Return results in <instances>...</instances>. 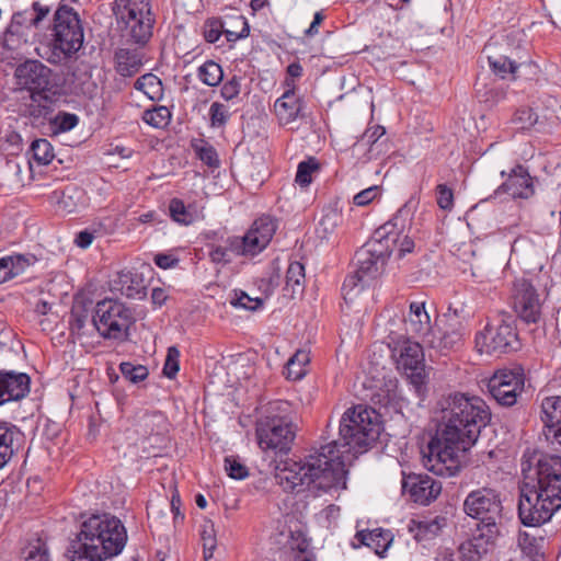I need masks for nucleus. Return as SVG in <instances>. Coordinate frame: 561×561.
Returning <instances> with one entry per match:
<instances>
[{
	"mask_svg": "<svg viewBox=\"0 0 561 561\" xmlns=\"http://www.w3.org/2000/svg\"><path fill=\"white\" fill-rule=\"evenodd\" d=\"M9 264L15 277L24 272L25 267L28 265V261L23 255H14L9 256Z\"/></svg>",
	"mask_w": 561,
	"mask_h": 561,
	"instance_id": "62",
	"label": "nucleus"
},
{
	"mask_svg": "<svg viewBox=\"0 0 561 561\" xmlns=\"http://www.w3.org/2000/svg\"><path fill=\"white\" fill-rule=\"evenodd\" d=\"M513 307L517 316L526 323H536L540 318L541 306L537 290L525 278L514 283Z\"/></svg>",
	"mask_w": 561,
	"mask_h": 561,
	"instance_id": "17",
	"label": "nucleus"
},
{
	"mask_svg": "<svg viewBox=\"0 0 561 561\" xmlns=\"http://www.w3.org/2000/svg\"><path fill=\"white\" fill-rule=\"evenodd\" d=\"M541 421L547 439L561 447V397H547L542 400Z\"/></svg>",
	"mask_w": 561,
	"mask_h": 561,
	"instance_id": "23",
	"label": "nucleus"
},
{
	"mask_svg": "<svg viewBox=\"0 0 561 561\" xmlns=\"http://www.w3.org/2000/svg\"><path fill=\"white\" fill-rule=\"evenodd\" d=\"M263 233L261 234V239L257 236H254L253 232L248 230V232L242 237H232L228 239V243L230 245V250L237 255H256L262 252L271 242V231L272 228H267V226H263Z\"/></svg>",
	"mask_w": 561,
	"mask_h": 561,
	"instance_id": "24",
	"label": "nucleus"
},
{
	"mask_svg": "<svg viewBox=\"0 0 561 561\" xmlns=\"http://www.w3.org/2000/svg\"><path fill=\"white\" fill-rule=\"evenodd\" d=\"M518 546L523 550V552L527 556H530L536 552L537 550V539L536 537L531 536L530 534L524 531L518 534Z\"/></svg>",
	"mask_w": 561,
	"mask_h": 561,
	"instance_id": "59",
	"label": "nucleus"
},
{
	"mask_svg": "<svg viewBox=\"0 0 561 561\" xmlns=\"http://www.w3.org/2000/svg\"><path fill=\"white\" fill-rule=\"evenodd\" d=\"M240 80L233 77L221 87V96L227 101L234 99L240 93Z\"/></svg>",
	"mask_w": 561,
	"mask_h": 561,
	"instance_id": "60",
	"label": "nucleus"
},
{
	"mask_svg": "<svg viewBox=\"0 0 561 561\" xmlns=\"http://www.w3.org/2000/svg\"><path fill=\"white\" fill-rule=\"evenodd\" d=\"M525 479H535L536 486L543 495L561 505V457L554 455L541 456L534 469L522 465Z\"/></svg>",
	"mask_w": 561,
	"mask_h": 561,
	"instance_id": "11",
	"label": "nucleus"
},
{
	"mask_svg": "<svg viewBox=\"0 0 561 561\" xmlns=\"http://www.w3.org/2000/svg\"><path fill=\"white\" fill-rule=\"evenodd\" d=\"M210 121L213 126H221L228 119V112L226 106L220 103H213L209 110Z\"/></svg>",
	"mask_w": 561,
	"mask_h": 561,
	"instance_id": "58",
	"label": "nucleus"
},
{
	"mask_svg": "<svg viewBox=\"0 0 561 561\" xmlns=\"http://www.w3.org/2000/svg\"><path fill=\"white\" fill-rule=\"evenodd\" d=\"M241 26L240 31H232L228 27H225V24L217 20L207 21L205 25L204 36L208 43H215L219 39L221 33L226 34V37L229 42H234L239 38L247 37L249 35V24L247 20L238 15L234 20Z\"/></svg>",
	"mask_w": 561,
	"mask_h": 561,
	"instance_id": "30",
	"label": "nucleus"
},
{
	"mask_svg": "<svg viewBox=\"0 0 561 561\" xmlns=\"http://www.w3.org/2000/svg\"><path fill=\"white\" fill-rule=\"evenodd\" d=\"M82 197V191L76 187H67L62 191L61 196L58 199L59 209L66 213H72L76 210L78 202Z\"/></svg>",
	"mask_w": 561,
	"mask_h": 561,
	"instance_id": "46",
	"label": "nucleus"
},
{
	"mask_svg": "<svg viewBox=\"0 0 561 561\" xmlns=\"http://www.w3.org/2000/svg\"><path fill=\"white\" fill-rule=\"evenodd\" d=\"M366 279H363L356 272L354 274L348 275L343 283L342 291L344 295V299H353L356 297L364 288Z\"/></svg>",
	"mask_w": 561,
	"mask_h": 561,
	"instance_id": "47",
	"label": "nucleus"
},
{
	"mask_svg": "<svg viewBox=\"0 0 561 561\" xmlns=\"http://www.w3.org/2000/svg\"><path fill=\"white\" fill-rule=\"evenodd\" d=\"M89 321V312L82 307H73L70 314V331L72 334L81 335L82 330Z\"/></svg>",
	"mask_w": 561,
	"mask_h": 561,
	"instance_id": "50",
	"label": "nucleus"
},
{
	"mask_svg": "<svg viewBox=\"0 0 561 561\" xmlns=\"http://www.w3.org/2000/svg\"><path fill=\"white\" fill-rule=\"evenodd\" d=\"M302 101L296 95L294 88L286 90L274 104L275 114L280 125H288L301 116Z\"/></svg>",
	"mask_w": 561,
	"mask_h": 561,
	"instance_id": "28",
	"label": "nucleus"
},
{
	"mask_svg": "<svg viewBox=\"0 0 561 561\" xmlns=\"http://www.w3.org/2000/svg\"><path fill=\"white\" fill-rule=\"evenodd\" d=\"M319 170V163L316 158H309L298 164L296 173V183L300 186H308L312 182V173Z\"/></svg>",
	"mask_w": 561,
	"mask_h": 561,
	"instance_id": "43",
	"label": "nucleus"
},
{
	"mask_svg": "<svg viewBox=\"0 0 561 561\" xmlns=\"http://www.w3.org/2000/svg\"><path fill=\"white\" fill-rule=\"evenodd\" d=\"M378 186H370L366 190H363L358 194H356L353 198V202L357 206L368 205L371 201L376 198L378 195Z\"/></svg>",
	"mask_w": 561,
	"mask_h": 561,
	"instance_id": "61",
	"label": "nucleus"
},
{
	"mask_svg": "<svg viewBox=\"0 0 561 561\" xmlns=\"http://www.w3.org/2000/svg\"><path fill=\"white\" fill-rule=\"evenodd\" d=\"M154 263L161 268H171L178 265L179 260L170 254L159 253L153 259Z\"/></svg>",
	"mask_w": 561,
	"mask_h": 561,
	"instance_id": "64",
	"label": "nucleus"
},
{
	"mask_svg": "<svg viewBox=\"0 0 561 561\" xmlns=\"http://www.w3.org/2000/svg\"><path fill=\"white\" fill-rule=\"evenodd\" d=\"M309 363V354L305 351H297L287 363V377L300 379L306 375L305 365Z\"/></svg>",
	"mask_w": 561,
	"mask_h": 561,
	"instance_id": "39",
	"label": "nucleus"
},
{
	"mask_svg": "<svg viewBox=\"0 0 561 561\" xmlns=\"http://www.w3.org/2000/svg\"><path fill=\"white\" fill-rule=\"evenodd\" d=\"M392 357L396 359L398 369L403 370L408 376L416 397L423 401L427 394V376L422 345L419 342L404 340L396 345Z\"/></svg>",
	"mask_w": 561,
	"mask_h": 561,
	"instance_id": "7",
	"label": "nucleus"
},
{
	"mask_svg": "<svg viewBox=\"0 0 561 561\" xmlns=\"http://www.w3.org/2000/svg\"><path fill=\"white\" fill-rule=\"evenodd\" d=\"M263 226H267V228H272V231H271V239L273 238L276 229H277V225H276V221L270 217V216H261L260 218H257L251 226V228L249 229L251 232L254 233V236H257V238L261 239V234L263 233L262 231V227Z\"/></svg>",
	"mask_w": 561,
	"mask_h": 561,
	"instance_id": "57",
	"label": "nucleus"
},
{
	"mask_svg": "<svg viewBox=\"0 0 561 561\" xmlns=\"http://www.w3.org/2000/svg\"><path fill=\"white\" fill-rule=\"evenodd\" d=\"M507 193L513 198H528L534 194L531 178L522 165H516L508 175V179L495 191Z\"/></svg>",
	"mask_w": 561,
	"mask_h": 561,
	"instance_id": "25",
	"label": "nucleus"
},
{
	"mask_svg": "<svg viewBox=\"0 0 561 561\" xmlns=\"http://www.w3.org/2000/svg\"><path fill=\"white\" fill-rule=\"evenodd\" d=\"M405 329L411 334L419 336L425 344V337L432 333L431 318L425 309V302L412 301L409 307L408 317L404 319Z\"/></svg>",
	"mask_w": 561,
	"mask_h": 561,
	"instance_id": "26",
	"label": "nucleus"
},
{
	"mask_svg": "<svg viewBox=\"0 0 561 561\" xmlns=\"http://www.w3.org/2000/svg\"><path fill=\"white\" fill-rule=\"evenodd\" d=\"M196 153L198 158L209 168L219 167L220 161L218 159L217 151L211 145L204 142L202 146L196 147Z\"/></svg>",
	"mask_w": 561,
	"mask_h": 561,
	"instance_id": "52",
	"label": "nucleus"
},
{
	"mask_svg": "<svg viewBox=\"0 0 561 561\" xmlns=\"http://www.w3.org/2000/svg\"><path fill=\"white\" fill-rule=\"evenodd\" d=\"M490 421V408L480 397L455 392L444 398L438 428L423 453L424 467L436 476H456Z\"/></svg>",
	"mask_w": 561,
	"mask_h": 561,
	"instance_id": "2",
	"label": "nucleus"
},
{
	"mask_svg": "<svg viewBox=\"0 0 561 561\" xmlns=\"http://www.w3.org/2000/svg\"><path fill=\"white\" fill-rule=\"evenodd\" d=\"M134 87L136 90L142 91L151 100L161 92V81L152 73H146L139 77Z\"/></svg>",
	"mask_w": 561,
	"mask_h": 561,
	"instance_id": "38",
	"label": "nucleus"
},
{
	"mask_svg": "<svg viewBox=\"0 0 561 561\" xmlns=\"http://www.w3.org/2000/svg\"><path fill=\"white\" fill-rule=\"evenodd\" d=\"M410 217V209L404 205L388 222L375 231L376 240L385 243L388 257L393 251L398 252V257H403L411 253L415 247L414 241L407 234H403L407 220Z\"/></svg>",
	"mask_w": 561,
	"mask_h": 561,
	"instance_id": "13",
	"label": "nucleus"
},
{
	"mask_svg": "<svg viewBox=\"0 0 561 561\" xmlns=\"http://www.w3.org/2000/svg\"><path fill=\"white\" fill-rule=\"evenodd\" d=\"M231 253L233 252L230 250V245L227 242L226 247H213L209 252V259L215 264L226 265L231 262Z\"/></svg>",
	"mask_w": 561,
	"mask_h": 561,
	"instance_id": "56",
	"label": "nucleus"
},
{
	"mask_svg": "<svg viewBox=\"0 0 561 561\" xmlns=\"http://www.w3.org/2000/svg\"><path fill=\"white\" fill-rule=\"evenodd\" d=\"M225 470L228 476L236 480H243L249 476V469L239 458L228 456L225 458Z\"/></svg>",
	"mask_w": 561,
	"mask_h": 561,
	"instance_id": "49",
	"label": "nucleus"
},
{
	"mask_svg": "<svg viewBox=\"0 0 561 561\" xmlns=\"http://www.w3.org/2000/svg\"><path fill=\"white\" fill-rule=\"evenodd\" d=\"M463 511L478 519V525L500 526L503 512L501 493L488 486L473 490L465 499Z\"/></svg>",
	"mask_w": 561,
	"mask_h": 561,
	"instance_id": "10",
	"label": "nucleus"
},
{
	"mask_svg": "<svg viewBox=\"0 0 561 561\" xmlns=\"http://www.w3.org/2000/svg\"><path fill=\"white\" fill-rule=\"evenodd\" d=\"M119 370L123 377L133 383L145 380L149 375L146 366L135 365L130 362H123L119 365Z\"/></svg>",
	"mask_w": 561,
	"mask_h": 561,
	"instance_id": "44",
	"label": "nucleus"
},
{
	"mask_svg": "<svg viewBox=\"0 0 561 561\" xmlns=\"http://www.w3.org/2000/svg\"><path fill=\"white\" fill-rule=\"evenodd\" d=\"M445 525L446 518L435 516L434 518H424L419 522L412 520L409 528L414 534L415 540L423 541L435 538Z\"/></svg>",
	"mask_w": 561,
	"mask_h": 561,
	"instance_id": "32",
	"label": "nucleus"
},
{
	"mask_svg": "<svg viewBox=\"0 0 561 561\" xmlns=\"http://www.w3.org/2000/svg\"><path fill=\"white\" fill-rule=\"evenodd\" d=\"M478 534L461 543L460 552L468 560H478L485 556L501 535L500 526L478 525Z\"/></svg>",
	"mask_w": 561,
	"mask_h": 561,
	"instance_id": "21",
	"label": "nucleus"
},
{
	"mask_svg": "<svg viewBox=\"0 0 561 561\" xmlns=\"http://www.w3.org/2000/svg\"><path fill=\"white\" fill-rule=\"evenodd\" d=\"M437 205L444 210H451L454 207V193L446 184L436 186Z\"/></svg>",
	"mask_w": 561,
	"mask_h": 561,
	"instance_id": "55",
	"label": "nucleus"
},
{
	"mask_svg": "<svg viewBox=\"0 0 561 561\" xmlns=\"http://www.w3.org/2000/svg\"><path fill=\"white\" fill-rule=\"evenodd\" d=\"M123 283H126V289L124 294L128 298H144L146 296V287L144 285L142 278L134 273L127 272L126 275H123Z\"/></svg>",
	"mask_w": 561,
	"mask_h": 561,
	"instance_id": "42",
	"label": "nucleus"
},
{
	"mask_svg": "<svg viewBox=\"0 0 561 561\" xmlns=\"http://www.w3.org/2000/svg\"><path fill=\"white\" fill-rule=\"evenodd\" d=\"M385 133V127L379 125L368 128L353 146L354 153L358 154L364 151L365 161L377 159L382 153L385 141H381L380 138Z\"/></svg>",
	"mask_w": 561,
	"mask_h": 561,
	"instance_id": "29",
	"label": "nucleus"
},
{
	"mask_svg": "<svg viewBox=\"0 0 561 561\" xmlns=\"http://www.w3.org/2000/svg\"><path fill=\"white\" fill-rule=\"evenodd\" d=\"M16 83L21 89L30 92L33 101L48 99L47 93L51 92V70L36 60H28L19 65L15 69Z\"/></svg>",
	"mask_w": 561,
	"mask_h": 561,
	"instance_id": "15",
	"label": "nucleus"
},
{
	"mask_svg": "<svg viewBox=\"0 0 561 561\" xmlns=\"http://www.w3.org/2000/svg\"><path fill=\"white\" fill-rule=\"evenodd\" d=\"M21 436L20 430L8 422H0V469H2L14 454L13 443Z\"/></svg>",
	"mask_w": 561,
	"mask_h": 561,
	"instance_id": "31",
	"label": "nucleus"
},
{
	"mask_svg": "<svg viewBox=\"0 0 561 561\" xmlns=\"http://www.w3.org/2000/svg\"><path fill=\"white\" fill-rule=\"evenodd\" d=\"M230 302L234 307L243 308L250 311H255L263 306V299L251 298L244 291H236L234 297L231 299Z\"/></svg>",
	"mask_w": 561,
	"mask_h": 561,
	"instance_id": "51",
	"label": "nucleus"
},
{
	"mask_svg": "<svg viewBox=\"0 0 561 561\" xmlns=\"http://www.w3.org/2000/svg\"><path fill=\"white\" fill-rule=\"evenodd\" d=\"M514 122L520 129H529L538 122V115L529 107L518 110L514 115Z\"/></svg>",
	"mask_w": 561,
	"mask_h": 561,
	"instance_id": "54",
	"label": "nucleus"
},
{
	"mask_svg": "<svg viewBox=\"0 0 561 561\" xmlns=\"http://www.w3.org/2000/svg\"><path fill=\"white\" fill-rule=\"evenodd\" d=\"M295 413L286 401L270 404L267 414L256 424L259 445L263 450L288 453L296 437Z\"/></svg>",
	"mask_w": 561,
	"mask_h": 561,
	"instance_id": "5",
	"label": "nucleus"
},
{
	"mask_svg": "<svg viewBox=\"0 0 561 561\" xmlns=\"http://www.w3.org/2000/svg\"><path fill=\"white\" fill-rule=\"evenodd\" d=\"M525 378L522 368L499 369L488 382L489 392L501 404L512 407L524 390Z\"/></svg>",
	"mask_w": 561,
	"mask_h": 561,
	"instance_id": "16",
	"label": "nucleus"
},
{
	"mask_svg": "<svg viewBox=\"0 0 561 561\" xmlns=\"http://www.w3.org/2000/svg\"><path fill=\"white\" fill-rule=\"evenodd\" d=\"M30 377L14 370H0V405L23 399L30 392Z\"/></svg>",
	"mask_w": 561,
	"mask_h": 561,
	"instance_id": "22",
	"label": "nucleus"
},
{
	"mask_svg": "<svg viewBox=\"0 0 561 561\" xmlns=\"http://www.w3.org/2000/svg\"><path fill=\"white\" fill-rule=\"evenodd\" d=\"M171 218L182 225H190L193 221L192 214L186 209L183 201L173 198L169 205Z\"/></svg>",
	"mask_w": 561,
	"mask_h": 561,
	"instance_id": "48",
	"label": "nucleus"
},
{
	"mask_svg": "<svg viewBox=\"0 0 561 561\" xmlns=\"http://www.w3.org/2000/svg\"><path fill=\"white\" fill-rule=\"evenodd\" d=\"M403 473L402 490L410 499L421 505H427L442 492V483L427 474Z\"/></svg>",
	"mask_w": 561,
	"mask_h": 561,
	"instance_id": "19",
	"label": "nucleus"
},
{
	"mask_svg": "<svg viewBox=\"0 0 561 561\" xmlns=\"http://www.w3.org/2000/svg\"><path fill=\"white\" fill-rule=\"evenodd\" d=\"M305 279V266L300 262L289 264L286 273V288H291L295 295L297 289H301Z\"/></svg>",
	"mask_w": 561,
	"mask_h": 561,
	"instance_id": "41",
	"label": "nucleus"
},
{
	"mask_svg": "<svg viewBox=\"0 0 561 561\" xmlns=\"http://www.w3.org/2000/svg\"><path fill=\"white\" fill-rule=\"evenodd\" d=\"M561 505L543 495L539 489L525 483L518 500V517L523 525L538 527L549 522Z\"/></svg>",
	"mask_w": 561,
	"mask_h": 561,
	"instance_id": "9",
	"label": "nucleus"
},
{
	"mask_svg": "<svg viewBox=\"0 0 561 561\" xmlns=\"http://www.w3.org/2000/svg\"><path fill=\"white\" fill-rule=\"evenodd\" d=\"M179 357L180 352L175 346H171L168 348V354L163 366V374L165 377L170 379L175 377L180 369Z\"/></svg>",
	"mask_w": 561,
	"mask_h": 561,
	"instance_id": "53",
	"label": "nucleus"
},
{
	"mask_svg": "<svg viewBox=\"0 0 561 561\" xmlns=\"http://www.w3.org/2000/svg\"><path fill=\"white\" fill-rule=\"evenodd\" d=\"M385 243L373 238L355 253L356 273L367 282L377 277L388 259Z\"/></svg>",
	"mask_w": 561,
	"mask_h": 561,
	"instance_id": "18",
	"label": "nucleus"
},
{
	"mask_svg": "<svg viewBox=\"0 0 561 561\" xmlns=\"http://www.w3.org/2000/svg\"><path fill=\"white\" fill-rule=\"evenodd\" d=\"M79 119L75 114L64 113L58 116L59 129L62 131H67L77 126Z\"/></svg>",
	"mask_w": 561,
	"mask_h": 561,
	"instance_id": "63",
	"label": "nucleus"
},
{
	"mask_svg": "<svg viewBox=\"0 0 561 561\" xmlns=\"http://www.w3.org/2000/svg\"><path fill=\"white\" fill-rule=\"evenodd\" d=\"M142 119L152 127L162 128L169 124L171 112L167 106H156L151 110H146L142 114Z\"/></svg>",
	"mask_w": 561,
	"mask_h": 561,
	"instance_id": "37",
	"label": "nucleus"
},
{
	"mask_svg": "<svg viewBox=\"0 0 561 561\" xmlns=\"http://www.w3.org/2000/svg\"><path fill=\"white\" fill-rule=\"evenodd\" d=\"M198 78L204 84L216 87L222 81L224 71L219 64L207 60L198 68Z\"/></svg>",
	"mask_w": 561,
	"mask_h": 561,
	"instance_id": "35",
	"label": "nucleus"
},
{
	"mask_svg": "<svg viewBox=\"0 0 561 561\" xmlns=\"http://www.w3.org/2000/svg\"><path fill=\"white\" fill-rule=\"evenodd\" d=\"M131 322L130 309L114 299L99 301L92 317L94 328L105 339L123 340Z\"/></svg>",
	"mask_w": 561,
	"mask_h": 561,
	"instance_id": "8",
	"label": "nucleus"
},
{
	"mask_svg": "<svg viewBox=\"0 0 561 561\" xmlns=\"http://www.w3.org/2000/svg\"><path fill=\"white\" fill-rule=\"evenodd\" d=\"M201 537L203 541L204 559L208 560L213 557L214 550L217 546L214 524L210 520L204 523Z\"/></svg>",
	"mask_w": 561,
	"mask_h": 561,
	"instance_id": "45",
	"label": "nucleus"
},
{
	"mask_svg": "<svg viewBox=\"0 0 561 561\" xmlns=\"http://www.w3.org/2000/svg\"><path fill=\"white\" fill-rule=\"evenodd\" d=\"M23 561H49L46 542L41 538L30 542L23 551Z\"/></svg>",
	"mask_w": 561,
	"mask_h": 561,
	"instance_id": "40",
	"label": "nucleus"
},
{
	"mask_svg": "<svg viewBox=\"0 0 561 561\" xmlns=\"http://www.w3.org/2000/svg\"><path fill=\"white\" fill-rule=\"evenodd\" d=\"M51 42L37 49L48 62L60 65L70 59L83 45V26L78 13L59 5L53 15Z\"/></svg>",
	"mask_w": 561,
	"mask_h": 561,
	"instance_id": "4",
	"label": "nucleus"
},
{
	"mask_svg": "<svg viewBox=\"0 0 561 561\" xmlns=\"http://www.w3.org/2000/svg\"><path fill=\"white\" fill-rule=\"evenodd\" d=\"M466 334V325L456 312L444 313L431 334L425 337V346L440 353L458 350Z\"/></svg>",
	"mask_w": 561,
	"mask_h": 561,
	"instance_id": "14",
	"label": "nucleus"
},
{
	"mask_svg": "<svg viewBox=\"0 0 561 561\" xmlns=\"http://www.w3.org/2000/svg\"><path fill=\"white\" fill-rule=\"evenodd\" d=\"M126 542V528L117 517L92 515L81 524L66 556L70 561H103L119 554Z\"/></svg>",
	"mask_w": 561,
	"mask_h": 561,
	"instance_id": "3",
	"label": "nucleus"
},
{
	"mask_svg": "<svg viewBox=\"0 0 561 561\" xmlns=\"http://www.w3.org/2000/svg\"><path fill=\"white\" fill-rule=\"evenodd\" d=\"M488 60L493 72L502 79H505L508 76H511L512 79H516V71L520 65L502 55L496 57L489 56Z\"/></svg>",
	"mask_w": 561,
	"mask_h": 561,
	"instance_id": "34",
	"label": "nucleus"
},
{
	"mask_svg": "<svg viewBox=\"0 0 561 561\" xmlns=\"http://www.w3.org/2000/svg\"><path fill=\"white\" fill-rule=\"evenodd\" d=\"M49 13L50 8L38 1L33 2L30 8L23 11L15 12L7 30L5 42L8 43L10 41V36L19 34L21 28L43 30L46 22L49 20Z\"/></svg>",
	"mask_w": 561,
	"mask_h": 561,
	"instance_id": "20",
	"label": "nucleus"
},
{
	"mask_svg": "<svg viewBox=\"0 0 561 561\" xmlns=\"http://www.w3.org/2000/svg\"><path fill=\"white\" fill-rule=\"evenodd\" d=\"M32 159L39 165L49 164L55 158L51 144L44 138L35 139L30 147Z\"/></svg>",
	"mask_w": 561,
	"mask_h": 561,
	"instance_id": "33",
	"label": "nucleus"
},
{
	"mask_svg": "<svg viewBox=\"0 0 561 561\" xmlns=\"http://www.w3.org/2000/svg\"><path fill=\"white\" fill-rule=\"evenodd\" d=\"M340 438L313 450L304 460H287L276 467L275 478L286 491L298 486L323 492L346 489V466L378 439L380 425L375 410L347 409L340 421Z\"/></svg>",
	"mask_w": 561,
	"mask_h": 561,
	"instance_id": "1",
	"label": "nucleus"
},
{
	"mask_svg": "<svg viewBox=\"0 0 561 561\" xmlns=\"http://www.w3.org/2000/svg\"><path fill=\"white\" fill-rule=\"evenodd\" d=\"M142 46L118 48L114 54L115 70L122 77H134L142 66L145 55L140 49Z\"/></svg>",
	"mask_w": 561,
	"mask_h": 561,
	"instance_id": "27",
	"label": "nucleus"
},
{
	"mask_svg": "<svg viewBox=\"0 0 561 561\" xmlns=\"http://www.w3.org/2000/svg\"><path fill=\"white\" fill-rule=\"evenodd\" d=\"M113 13L128 42L145 46L150 41L156 24L150 0H115Z\"/></svg>",
	"mask_w": 561,
	"mask_h": 561,
	"instance_id": "6",
	"label": "nucleus"
},
{
	"mask_svg": "<svg viewBox=\"0 0 561 561\" xmlns=\"http://www.w3.org/2000/svg\"><path fill=\"white\" fill-rule=\"evenodd\" d=\"M476 347L480 353L500 356L519 347L517 333L513 325L504 320L493 325L486 324L476 335Z\"/></svg>",
	"mask_w": 561,
	"mask_h": 561,
	"instance_id": "12",
	"label": "nucleus"
},
{
	"mask_svg": "<svg viewBox=\"0 0 561 561\" xmlns=\"http://www.w3.org/2000/svg\"><path fill=\"white\" fill-rule=\"evenodd\" d=\"M144 435H160L165 431L167 421L162 413L146 414L139 424Z\"/></svg>",
	"mask_w": 561,
	"mask_h": 561,
	"instance_id": "36",
	"label": "nucleus"
}]
</instances>
